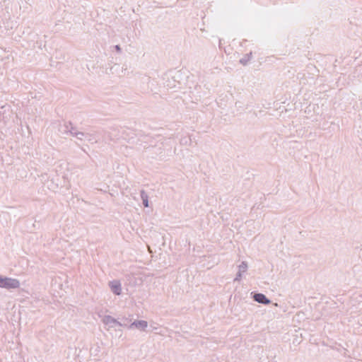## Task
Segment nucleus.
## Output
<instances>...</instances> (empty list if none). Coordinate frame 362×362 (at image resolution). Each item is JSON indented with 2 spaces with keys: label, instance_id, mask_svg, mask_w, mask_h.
<instances>
[{
  "label": "nucleus",
  "instance_id": "1",
  "mask_svg": "<svg viewBox=\"0 0 362 362\" xmlns=\"http://www.w3.org/2000/svg\"><path fill=\"white\" fill-rule=\"evenodd\" d=\"M20 283L17 279L0 276V287L6 288H16L19 287Z\"/></svg>",
  "mask_w": 362,
  "mask_h": 362
},
{
  "label": "nucleus",
  "instance_id": "2",
  "mask_svg": "<svg viewBox=\"0 0 362 362\" xmlns=\"http://www.w3.org/2000/svg\"><path fill=\"white\" fill-rule=\"evenodd\" d=\"M254 299L258 303L269 304L270 301L266 298L264 294L257 293L254 296Z\"/></svg>",
  "mask_w": 362,
  "mask_h": 362
},
{
  "label": "nucleus",
  "instance_id": "3",
  "mask_svg": "<svg viewBox=\"0 0 362 362\" xmlns=\"http://www.w3.org/2000/svg\"><path fill=\"white\" fill-rule=\"evenodd\" d=\"M112 291L117 295H119L121 292V285L119 281H112L110 283Z\"/></svg>",
  "mask_w": 362,
  "mask_h": 362
},
{
  "label": "nucleus",
  "instance_id": "4",
  "mask_svg": "<svg viewBox=\"0 0 362 362\" xmlns=\"http://www.w3.org/2000/svg\"><path fill=\"white\" fill-rule=\"evenodd\" d=\"M132 326H135L136 327L139 329H144L147 327V322L146 321H138L136 322H134L132 324Z\"/></svg>",
  "mask_w": 362,
  "mask_h": 362
},
{
  "label": "nucleus",
  "instance_id": "5",
  "mask_svg": "<svg viewBox=\"0 0 362 362\" xmlns=\"http://www.w3.org/2000/svg\"><path fill=\"white\" fill-rule=\"evenodd\" d=\"M144 204L145 205V206H148V202L147 201H144Z\"/></svg>",
  "mask_w": 362,
  "mask_h": 362
},
{
  "label": "nucleus",
  "instance_id": "6",
  "mask_svg": "<svg viewBox=\"0 0 362 362\" xmlns=\"http://www.w3.org/2000/svg\"><path fill=\"white\" fill-rule=\"evenodd\" d=\"M117 49H119V47L118 46L116 47Z\"/></svg>",
  "mask_w": 362,
  "mask_h": 362
}]
</instances>
